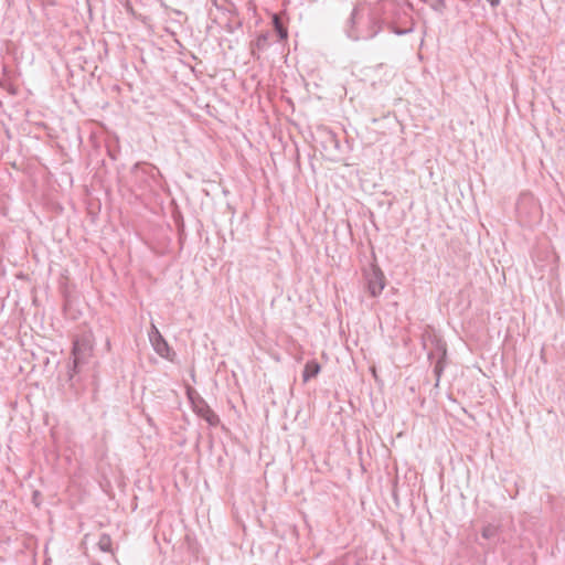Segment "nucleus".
<instances>
[{
  "instance_id": "1a4fd4ad",
  "label": "nucleus",
  "mask_w": 565,
  "mask_h": 565,
  "mask_svg": "<svg viewBox=\"0 0 565 565\" xmlns=\"http://www.w3.org/2000/svg\"><path fill=\"white\" fill-rule=\"evenodd\" d=\"M319 372H320V365L316 361L307 362V364L305 365L303 373H302L303 381L305 382L309 381L310 379L317 376Z\"/></svg>"
},
{
  "instance_id": "6e6552de",
  "label": "nucleus",
  "mask_w": 565,
  "mask_h": 565,
  "mask_svg": "<svg viewBox=\"0 0 565 565\" xmlns=\"http://www.w3.org/2000/svg\"><path fill=\"white\" fill-rule=\"evenodd\" d=\"M364 278L366 281L367 291L372 297L381 295L385 287V277L379 267H371L365 270Z\"/></svg>"
},
{
  "instance_id": "0eeeda50",
  "label": "nucleus",
  "mask_w": 565,
  "mask_h": 565,
  "mask_svg": "<svg viewBox=\"0 0 565 565\" xmlns=\"http://www.w3.org/2000/svg\"><path fill=\"white\" fill-rule=\"evenodd\" d=\"M149 340L157 354H159L161 358L168 361H174L177 356L175 352L170 348V345L162 337L160 331L156 328V326H152V329L149 332Z\"/></svg>"
},
{
  "instance_id": "f03ea898",
  "label": "nucleus",
  "mask_w": 565,
  "mask_h": 565,
  "mask_svg": "<svg viewBox=\"0 0 565 565\" xmlns=\"http://www.w3.org/2000/svg\"><path fill=\"white\" fill-rule=\"evenodd\" d=\"M382 20V28L385 25L397 35H405L414 31L413 7L411 3L401 0H381L376 2Z\"/></svg>"
},
{
  "instance_id": "39448f33",
  "label": "nucleus",
  "mask_w": 565,
  "mask_h": 565,
  "mask_svg": "<svg viewBox=\"0 0 565 565\" xmlns=\"http://www.w3.org/2000/svg\"><path fill=\"white\" fill-rule=\"evenodd\" d=\"M186 394L192 404V408L198 416L206 420L210 426H217L220 424V417L209 406L203 397H201L191 387L188 388Z\"/></svg>"
},
{
  "instance_id": "2eb2a0df",
  "label": "nucleus",
  "mask_w": 565,
  "mask_h": 565,
  "mask_svg": "<svg viewBox=\"0 0 565 565\" xmlns=\"http://www.w3.org/2000/svg\"><path fill=\"white\" fill-rule=\"evenodd\" d=\"M341 565H359V564L354 558L347 556V557H344Z\"/></svg>"
},
{
  "instance_id": "7ed1b4c3",
  "label": "nucleus",
  "mask_w": 565,
  "mask_h": 565,
  "mask_svg": "<svg viewBox=\"0 0 565 565\" xmlns=\"http://www.w3.org/2000/svg\"><path fill=\"white\" fill-rule=\"evenodd\" d=\"M516 217L521 225L532 227L541 222L542 207L529 192L521 193L516 201Z\"/></svg>"
},
{
  "instance_id": "423d86ee",
  "label": "nucleus",
  "mask_w": 565,
  "mask_h": 565,
  "mask_svg": "<svg viewBox=\"0 0 565 565\" xmlns=\"http://www.w3.org/2000/svg\"><path fill=\"white\" fill-rule=\"evenodd\" d=\"M90 355V348L85 341L75 340L72 348V363L68 365V380L72 381L74 375L79 372V365L85 363Z\"/></svg>"
},
{
  "instance_id": "4468645a",
  "label": "nucleus",
  "mask_w": 565,
  "mask_h": 565,
  "mask_svg": "<svg viewBox=\"0 0 565 565\" xmlns=\"http://www.w3.org/2000/svg\"><path fill=\"white\" fill-rule=\"evenodd\" d=\"M268 33H262L257 36L255 41V46L259 51H264L268 46Z\"/></svg>"
},
{
  "instance_id": "20e7f679",
  "label": "nucleus",
  "mask_w": 565,
  "mask_h": 565,
  "mask_svg": "<svg viewBox=\"0 0 565 565\" xmlns=\"http://www.w3.org/2000/svg\"><path fill=\"white\" fill-rule=\"evenodd\" d=\"M428 342L431 349L428 352V359L434 363V374L436 376V386L439 383L445 369V360L447 356L446 342L436 334L429 335Z\"/></svg>"
},
{
  "instance_id": "dca6fc26",
  "label": "nucleus",
  "mask_w": 565,
  "mask_h": 565,
  "mask_svg": "<svg viewBox=\"0 0 565 565\" xmlns=\"http://www.w3.org/2000/svg\"><path fill=\"white\" fill-rule=\"evenodd\" d=\"M491 7H498L501 0H487Z\"/></svg>"
},
{
  "instance_id": "9b49d317",
  "label": "nucleus",
  "mask_w": 565,
  "mask_h": 565,
  "mask_svg": "<svg viewBox=\"0 0 565 565\" xmlns=\"http://www.w3.org/2000/svg\"><path fill=\"white\" fill-rule=\"evenodd\" d=\"M273 24H274L276 32L278 33L279 39L280 40L287 39V36H288L287 29L284 26L280 18L277 14H274V17H273Z\"/></svg>"
},
{
  "instance_id": "f257e3e1",
  "label": "nucleus",
  "mask_w": 565,
  "mask_h": 565,
  "mask_svg": "<svg viewBox=\"0 0 565 565\" xmlns=\"http://www.w3.org/2000/svg\"><path fill=\"white\" fill-rule=\"evenodd\" d=\"M382 20L376 3L356 4L345 23V34L353 41L374 39L381 31Z\"/></svg>"
},
{
  "instance_id": "f8f14e48",
  "label": "nucleus",
  "mask_w": 565,
  "mask_h": 565,
  "mask_svg": "<svg viewBox=\"0 0 565 565\" xmlns=\"http://www.w3.org/2000/svg\"><path fill=\"white\" fill-rule=\"evenodd\" d=\"M498 533H499L498 526L488 524V525L483 526L481 535L483 539L490 540V539L495 537L498 535Z\"/></svg>"
},
{
  "instance_id": "9d476101",
  "label": "nucleus",
  "mask_w": 565,
  "mask_h": 565,
  "mask_svg": "<svg viewBox=\"0 0 565 565\" xmlns=\"http://www.w3.org/2000/svg\"><path fill=\"white\" fill-rule=\"evenodd\" d=\"M111 545H113V541H111L110 535L104 533L99 536V540L97 542V546H98L99 551L105 552V553H113Z\"/></svg>"
},
{
  "instance_id": "ddd939ff",
  "label": "nucleus",
  "mask_w": 565,
  "mask_h": 565,
  "mask_svg": "<svg viewBox=\"0 0 565 565\" xmlns=\"http://www.w3.org/2000/svg\"><path fill=\"white\" fill-rule=\"evenodd\" d=\"M434 11L443 13L446 9L445 0H424Z\"/></svg>"
}]
</instances>
